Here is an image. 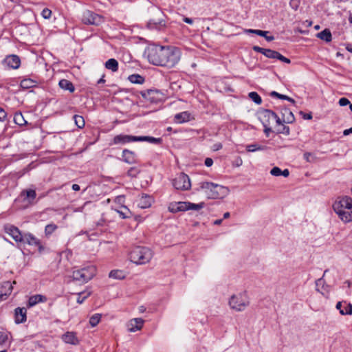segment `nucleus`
I'll return each instance as SVG.
<instances>
[{"mask_svg":"<svg viewBox=\"0 0 352 352\" xmlns=\"http://www.w3.org/2000/svg\"><path fill=\"white\" fill-rule=\"evenodd\" d=\"M144 54L150 63L169 68L175 67L181 58L180 50L173 46L150 45Z\"/></svg>","mask_w":352,"mask_h":352,"instance_id":"f257e3e1","label":"nucleus"},{"mask_svg":"<svg viewBox=\"0 0 352 352\" xmlns=\"http://www.w3.org/2000/svg\"><path fill=\"white\" fill-rule=\"evenodd\" d=\"M197 190L204 194L208 199H223L229 194L228 187L209 182L199 184Z\"/></svg>","mask_w":352,"mask_h":352,"instance_id":"f03ea898","label":"nucleus"},{"mask_svg":"<svg viewBox=\"0 0 352 352\" xmlns=\"http://www.w3.org/2000/svg\"><path fill=\"white\" fill-rule=\"evenodd\" d=\"M153 257L152 250L147 247L136 246L129 254L131 262L137 265H144L148 263Z\"/></svg>","mask_w":352,"mask_h":352,"instance_id":"7ed1b4c3","label":"nucleus"},{"mask_svg":"<svg viewBox=\"0 0 352 352\" xmlns=\"http://www.w3.org/2000/svg\"><path fill=\"white\" fill-rule=\"evenodd\" d=\"M96 274V268L94 265H89L80 270H74L72 273L74 280L80 284L86 283L90 280Z\"/></svg>","mask_w":352,"mask_h":352,"instance_id":"20e7f679","label":"nucleus"},{"mask_svg":"<svg viewBox=\"0 0 352 352\" xmlns=\"http://www.w3.org/2000/svg\"><path fill=\"white\" fill-rule=\"evenodd\" d=\"M250 305V299L246 293L232 295L229 300L230 308L236 311H243Z\"/></svg>","mask_w":352,"mask_h":352,"instance_id":"39448f33","label":"nucleus"},{"mask_svg":"<svg viewBox=\"0 0 352 352\" xmlns=\"http://www.w3.org/2000/svg\"><path fill=\"white\" fill-rule=\"evenodd\" d=\"M204 207V203L193 204L187 201H179L177 203H171L168 206V210L173 213L186 211L188 210H199Z\"/></svg>","mask_w":352,"mask_h":352,"instance_id":"423d86ee","label":"nucleus"},{"mask_svg":"<svg viewBox=\"0 0 352 352\" xmlns=\"http://www.w3.org/2000/svg\"><path fill=\"white\" fill-rule=\"evenodd\" d=\"M151 12L153 15V17L149 19L147 23L148 28L150 29L160 30L161 27H164L165 22L163 19L164 14L162 11L158 8L153 7L151 10Z\"/></svg>","mask_w":352,"mask_h":352,"instance_id":"0eeeda50","label":"nucleus"},{"mask_svg":"<svg viewBox=\"0 0 352 352\" xmlns=\"http://www.w3.org/2000/svg\"><path fill=\"white\" fill-rule=\"evenodd\" d=\"M173 185L177 190H187L190 188L189 177L183 173H179L173 181Z\"/></svg>","mask_w":352,"mask_h":352,"instance_id":"6e6552de","label":"nucleus"},{"mask_svg":"<svg viewBox=\"0 0 352 352\" xmlns=\"http://www.w3.org/2000/svg\"><path fill=\"white\" fill-rule=\"evenodd\" d=\"M263 125H270L272 122H276L278 124H280L282 121L280 118L272 111L265 109L260 113L259 117Z\"/></svg>","mask_w":352,"mask_h":352,"instance_id":"1a4fd4ad","label":"nucleus"},{"mask_svg":"<svg viewBox=\"0 0 352 352\" xmlns=\"http://www.w3.org/2000/svg\"><path fill=\"white\" fill-rule=\"evenodd\" d=\"M82 21L85 24L99 25L103 22V19L98 14L86 10L82 14Z\"/></svg>","mask_w":352,"mask_h":352,"instance_id":"9d476101","label":"nucleus"},{"mask_svg":"<svg viewBox=\"0 0 352 352\" xmlns=\"http://www.w3.org/2000/svg\"><path fill=\"white\" fill-rule=\"evenodd\" d=\"M2 64L9 69H16L20 67L21 59L17 55H8L2 61Z\"/></svg>","mask_w":352,"mask_h":352,"instance_id":"9b49d317","label":"nucleus"},{"mask_svg":"<svg viewBox=\"0 0 352 352\" xmlns=\"http://www.w3.org/2000/svg\"><path fill=\"white\" fill-rule=\"evenodd\" d=\"M333 210H346L352 209V199L349 197H344L339 201H336L333 205Z\"/></svg>","mask_w":352,"mask_h":352,"instance_id":"f8f14e48","label":"nucleus"},{"mask_svg":"<svg viewBox=\"0 0 352 352\" xmlns=\"http://www.w3.org/2000/svg\"><path fill=\"white\" fill-rule=\"evenodd\" d=\"M138 136L120 134L113 138V143L114 144H124L131 142H138Z\"/></svg>","mask_w":352,"mask_h":352,"instance_id":"ddd939ff","label":"nucleus"},{"mask_svg":"<svg viewBox=\"0 0 352 352\" xmlns=\"http://www.w3.org/2000/svg\"><path fill=\"white\" fill-rule=\"evenodd\" d=\"M5 231L12 236L15 242H22L23 241V238L18 228L12 225H8L5 226Z\"/></svg>","mask_w":352,"mask_h":352,"instance_id":"4468645a","label":"nucleus"},{"mask_svg":"<svg viewBox=\"0 0 352 352\" xmlns=\"http://www.w3.org/2000/svg\"><path fill=\"white\" fill-rule=\"evenodd\" d=\"M264 56L269 58L278 59L287 64L291 63L289 58L283 56L278 52L270 49H266Z\"/></svg>","mask_w":352,"mask_h":352,"instance_id":"2eb2a0df","label":"nucleus"},{"mask_svg":"<svg viewBox=\"0 0 352 352\" xmlns=\"http://www.w3.org/2000/svg\"><path fill=\"white\" fill-rule=\"evenodd\" d=\"M20 196L24 198V201H26L28 204H33L34 203V199L36 197V192L34 190L28 189L23 190L21 191Z\"/></svg>","mask_w":352,"mask_h":352,"instance_id":"dca6fc26","label":"nucleus"},{"mask_svg":"<svg viewBox=\"0 0 352 352\" xmlns=\"http://www.w3.org/2000/svg\"><path fill=\"white\" fill-rule=\"evenodd\" d=\"M144 324V320L142 318H133L131 320L128 324V330L130 332H135L140 330Z\"/></svg>","mask_w":352,"mask_h":352,"instance_id":"f3484780","label":"nucleus"},{"mask_svg":"<svg viewBox=\"0 0 352 352\" xmlns=\"http://www.w3.org/2000/svg\"><path fill=\"white\" fill-rule=\"evenodd\" d=\"M336 309L340 311L342 315L352 314V305L346 302H338L336 305Z\"/></svg>","mask_w":352,"mask_h":352,"instance_id":"a211bd4d","label":"nucleus"},{"mask_svg":"<svg viewBox=\"0 0 352 352\" xmlns=\"http://www.w3.org/2000/svg\"><path fill=\"white\" fill-rule=\"evenodd\" d=\"M27 310L25 307H17L15 309V322L17 324L23 323L26 321Z\"/></svg>","mask_w":352,"mask_h":352,"instance_id":"6ab92c4d","label":"nucleus"},{"mask_svg":"<svg viewBox=\"0 0 352 352\" xmlns=\"http://www.w3.org/2000/svg\"><path fill=\"white\" fill-rule=\"evenodd\" d=\"M1 287L5 289V291H1L0 301L6 300L11 294L13 289L12 283L10 281L3 283Z\"/></svg>","mask_w":352,"mask_h":352,"instance_id":"aec40b11","label":"nucleus"},{"mask_svg":"<svg viewBox=\"0 0 352 352\" xmlns=\"http://www.w3.org/2000/svg\"><path fill=\"white\" fill-rule=\"evenodd\" d=\"M316 290L323 296L328 294V286L325 285L324 280L323 278H320L316 280Z\"/></svg>","mask_w":352,"mask_h":352,"instance_id":"412c9836","label":"nucleus"},{"mask_svg":"<svg viewBox=\"0 0 352 352\" xmlns=\"http://www.w3.org/2000/svg\"><path fill=\"white\" fill-rule=\"evenodd\" d=\"M122 157L123 160L128 164H133L136 161L134 152L128 149L123 150Z\"/></svg>","mask_w":352,"mask_h":352,"instance_id":"4be33fe9","label":"nucleus"},{"mask_svg":"<svg viewBox=\"0 0 352 352\" xmlns=\"http://www.w3.org/2000/svg\"><path fill=\"white\" fill-rule=\"evenodd\" d=\"M47 298L41 294L34 295L30 297L28 300V306L33 307L38 302H46Z\"/></svg>","mask_w":352,"mask_h":352,"instance_id":"5701e85b","label":"nucleus"},{"mask_svg":"<svg viewBox=\"0 0 352 352\" xmlns=\"http://www.w3.org/2000/svg\"><path fill=\"white\" fill-rule=\"evenodd\" d=\"M248 33H252L255 34L256 35L265 37V38L267 41H272L274 39V37L273 36H267V34L268 33L267 31H263L260 30H252V29H248L245 30Z\"/></svg>","mask_w":352,"mask_h":352,"instance_id":"b1692460","label":"nucleus"},{"mask_svg":"<svg viewBox=\"0 0 352 352\" xmlns=\"http://www.w3.org/2000/svg\"><path fill=\"white\" fill-rule=\"evenodd\" d=\"M152 198L148 195H142L138 200V206L141 208H146L151 206Z\"/></svg>","mask_w":352,"mask_h":352,"instance_id":"393cba45","label":"nucleus"},{"mask_svg":"<svg viewBox=\"0 0 352 352\" xmlns=\"http://www.w3.org/2000/svg\"><path fill=\"white\" fill-rule=\"evenodd\" d=\"M160 93L157 90H147L145 92H143L142 94V96L145 99L149 100L151 102H155L157 101V99L155 98L156 95H158Z\"/></svg>","mask_w":352,"mask_h":352,"instance_id":"a878e982","label":"nucleus"},{"mask_svg":"<svg viewBox=\"0 0 352 352\" xmlns=\"http://www.w3.org/2000/svg\"><path fill=\"white\" fill-rule=\"evenodd\" d=\"M63 340L65 342L72 344H77L78 341L73 332H67L63 336Z\"/></svg>","mask_w":352,"mask_h":352,"instance_id":"bb28decb","label":"nucleus"},{"mask_svg":"<svg viewBox=\"0 0 352 352\" xmlns=\"http://www.w3.org/2000/svg\"><path fill=\"white\" fill-rule=\"evenodd\" d=\"M60 87L64 90H68L69 92L72 93L74 91L75 88L72 82L67 79H62L59 81L58 83Z\"/></svg>","mask_w":352,"mask_h":352,"instance_id":"cd10ccee","label":"nucleus"},{"mask_svg":"<svg viewBox=\"0 0 352 352\" xmlns=\"http://www.w3.org/2000/svg\"><path fill=\"white\" fill-rule=\"evenodd\" d=\"M282 116L283 122L292 123L295 120L292 112L287 109H285L283 111H282Z\"/></svg>","mask_w":352,"mask_h":352,"instance_id":"c85d7f7f","label":"nucleus"},{"mask_svg":"<svg viewBox=\"0 0 352 352\" xmlns=\"http://www.w3.org/2000/svg\"><path fill=\"white\" fill-rule=\"evenodd\" d=\"M316 36L326 42H330L332 38L331 33L329 29H324L322 32L317 33Z\"/></svg>","mask_w":352,"mask_h":352,"instance_id":"c756f323","label":"nucleus"},{"mask_svg":"<svg viewBox=\"0 0 352 352\" xmlns=\"http://www.w3.org/2000/svg\"><path fill=\"white\" fill-rule=\"evenodd\" d=\"M268 147L265 145H261L259 144H252L246 146V151L248 152H255L258 151H265Z\"/></svg>","mask_w":352,"mask_h":352,"instance_id":"7c9ffc66","label":"nucleus"},{"mask_svg":"<svg viewBox=\"0 0 352 352\" xmlns=\"http://www.w3.org/2000/svg\"><path fill=\"white\" fill-rule=\"evenodd\" d=\"M189 119L190 113L187 111H184L175 116V120L177 123H183L187 122L189 120Z\"/></svg>","mask_w":352,"mask_h":352,"instance_id":"2f4dec72","label":"nucleus"},{"mask_svg":"<svg viewBox=\"0 0 352 352\" xmlns=\"http://www.w3.org/2000/svg\"><path fill=\"white\" fill-rule=\"evenodd\" d=\"M138 142H148L151 144H158L162 142V139L151 136H138Z\"/></svg>","mask_w":352,"mask_h":352,"instance_id":"473e14b6","label":"nucleus"},{"mask_svg":"<svg viewBox=\"0 0 352 352\" xmlns=\"http://www.w3.org/2000/svg\"><path fill=\"white\" fill-rule=\"evenodd\" d=\"M105 67L112 72H117L118 69V62L114 58H110L105 63Z\"/></svg>","mask_w":352,"mask_h":352,"instance_id":"72a5a7b5","label":"nucleus"},{"mask_svg":"<svg viewBox=\"0 0 352 352\" xmlns=\"http://www.w3.org/2000/svg\"><path fill=\"white\" fill-rule=\"evenodd\" d=\"M109 276L115 279L122 280L125 278V274L122 270H113L109 272Z\"/></svg>","mask_w":352,"mask_h":352,"instance_id":"f704fd0d","label":"nucleus"},{"mask_svg":"<svg viewBox=\"0 0 352 352\" xmlns=\"http://www.w3.org/2000/svg\"><path fill=\"white\" fill-rule=\"evenodd\" d=\"M128 79L131 82L134 84H142L144 82V77L139 74L130 75Z\"/></svg>","mask_w":352,"mask_h":352,"instance_id":"c9c22d12","label":"nucleus"},{"mask_svg":"<svg viewBox=\"0 0 352 352\" xmlns=\"http://www.w3.org/2000/svg\"><path fill=\"white\" fill-rule=\"evenodd\" d=\"M121 208H122L121 210H116V212L118 213H119L120 216L122 219L129 218L131 217V212L129 211V210L128 209V208L125 206H122Z\"/></svg>","mask_w":352,"mask_h":352,"instance_id":"e433bc0d","label":"nucleus"},{"mask_svg":"<svg viewBox=\"0 0 352 352\" xmlns=\"http://www.w3.org/2000/svg\"><path fill=\"white\" fill-rule=\"evenodd\" d=\"M14 122L19 126H23L26 123V121L25 120L22 113L20 112L16 113L14 114Z\"/></svg>","mask_w":352,"mask_h":352,"instance_id":"4c0bfd02","label":"nucleus"},{"mask_svg":"<svg viewBox=\"0 0 352 352\" xmlns=\"http://www.w3.org/2000/svg\"><path fill=\"white\" fill-rule=\"evenodd\" d=\"M101 319V314H95L89 319V324L92 327H96Z\"/></svg>","mask_w":352,"mask_h":352,"instance_id":"58836bf2","label":"nucleus"},{"mask_svg":"<svg viewBox=\"0 0 352 352\" xmlns=\"http://www.w3.org/2000/svg\"><path fill=\"white\" fill-rule=\"evenodd\" d=\"M74 120L76 125L79 128L82 129L85 126V120L82 116L79 115L74 116Z\"/></svg>","mask_w":352,"mask_h":352,"instance_id":"ea45409f","label":"nucleus"},{"mask_svg":"<svg viewBox=\"0 0 352 352\" xmlns=\"http://www.w3.org/2000/svg\"><path fill=\"white\" fill-rule=\"evenodd\" d=\"M249 97L250 98H251L252 101H254L257 104H260L262 102V99L261 96L256 92H250L249 94Z\"/></svg>","mask_w":352,"mask_h":352,"instance_id":"a19ab883","label":"nucleus"},{"mask_svg":"<svg viewBox=\"0 0 352 352\" xmlns=\"http://www.w3.org/2000/svg\"><path fill=\"white\" fill-rule=\"evenodd\" d=\"M270 95L272 96H275V97H277L280 99H283V100H287L291 102H294V99H292V98H289V96H286V95H283V94H278V92L276 91H272L271 92Z\"/></svg>","mask_w":352,"mask_h":352,"instance_id":"79ce46f5","label":"nucleus"},{"mask_svg":"<svg viewBox=\"0 0 352 352\" xmlns=\"http://www.w3.org/2000/svg\"><path fill=\"white\" fill-rule=\"evenodd\" d=\"M57 229V226L54 223L48 224L45 226V234L50 235Z\"/></svg>","mask_w":352,"mask_h":352,"instance_id":"37998d69","label":"nucleus"},{"mask_svg":"<svg viewBox=\"0 0 352 352\" xmlns=\"http://www.w3.org/2000/svg\"><path fill=\"white\" fill-rule=\"evenodd\" d=\"M34 82L30 79H24L21 82V87L28 89L34 86Z\"/></svg>","mask_w":352,"mask_h":352,"instance_id":"c03bdc74","label":"nucleus"},{"mask_svg":"<svg viewBox=\"0 0 352 352\" xmlns=\"http://www.w3.org/2000/svg\"><path fill=\"white\" fill-rule=\"evenodd\" d=\"M90 295V293H87L85 294V292L79 293L78 296L77 298V302L81 304L84 302V300Z\"/></svg>","mask_w":352,"mask_h":352,"instance_id":"a18cd8bd","label":"nucleus"},{"mask_svg":"<svg viewBox=\"0 0 352 352\" xmlns=\"http://www.w3.org/2000/svg\"><path fill=\"white\" fill-rule=\"evenodd\" d=\"M139 170L135 167H131L127 172V175L130 177H135L139 173Z\"/></svg>","mask_w":352,"mask_h":352,"instance_id":"49530a36","label":"nucleus"},{"mask_svg":"<svg viewBox=\"0 0 352 352\" xmlns=\"http://www.w3.org/2000/svg\"><path fill=\"white\" fill-rule=\"evenodd\" d=\"M270 174L273 176L278 177L281 175V169L277 166L272 168Z\"/></svg>","mask_w":352,"mask_h":352,"instance_id":"de8ad7c7","label":"nucleus"},{"mask_svg":"<svg viewBox=\"0 0 352 352\" xmlns=\"http://www.w3.org/2000/svg\"><path fill=\"white\" fill-rule=\"evenodd\" d=\"M41 15L44 19H50L52 15V11L48 8H44L41 12Z\"/></svg>","mask_w":352,"mask_h":352,"instance_id":"09e8293b","label":"nucleus"},{"mask_svg":"<svg viewBox=\"0 0 352 352\" xmlns=\"http://www.w3.org/2000/svg\"><path fill=\"white\" fill-rule=\"evenodd\" d=\"M7 118V113L5 110L0 107V121L3 122Z\"/></svg>","mask_w":352,"mask_h":352,"instance_id":"8fccbe9b","label":"nucleus"},{"mask_svg":"<svg viewBox=\"0 0 352 352\" xmlns=\"http://www.w3.org/2000/svg\"><path fill=\"white\" fill-rule=\"evenodd\" d=\"M350 104V101L346 98H341L339 100V104L341 107L346 106L347 104Z\"/></svg>","mask_w":352,"mask_h":352,"instance_id":"3c124183","label":"nucleus"},{"mask_svg":"<svg viewBox=\"0 0 352 352\" xmlns=\"http://www.w3.org/2000/svg\"><path fill=\"white\" fill-rule=\"evenodd\" d=\"M8 339V336L2 331H0V344H3Z\"/></svg>","mask_w":352,"mask_h":352,"instance_id":"603ef678","label":"nucleus"},{"mask_svg":"<svg viewBox=\"0 0 352 352\" xmlns=\"http://www.w3.org/2000/svg\"><path fill=\"white\" fill-rule=\"evenodd\" d=\"M252 49H253V50H254V52H256L261 53V54H263V55L265 54V50H266V49H265V48H263V47H259V46H256V45L254 46V47H252Z\"/></svg>","mask_w":352,"mask_h":352,"instance_id":"864d4df0","label":"nucleus"},{"mask_svg":"<svg viewBox=\"0 0 352 352\" xmlns=\"http://www.w3.org/2000/svg\"><path fill=\"white\" fill-rule=\"evenodd\" d=\"M23 240L25 239L28 242H30L31 241H34V236L31 234H26L23 236Z\"/></svg>","mask_w":352,"mask_h":352,"instance_id":"5fc2aeb1","label":"nucleus"},{"mask_svg":"<svg viewBox=\"0 0 352 352\" xmlns=\"http://www.w3.org/2000/svg\"><path fill=\"white\" fill-rule=\"evenodd\" d=\"M270 125H263L264 126V133H265L267 137H269L270 133L272 131V129L270 126Z\"/></svg>","mask_w":352,"mask_h":352,"instance_id":"6e6d98bb","label":"nucleus"},{"mask_svg":"<svg viewBox=\"0 0 352 352\" xmlns=\"http://www.w3.org/2000/svg\"><path fill=\"white\" fill-rule=\"evenodd\" d=\"M213 164V160L212 158H210V157H207L206 160H205V165L208 167H210Z\"/></svg>","mask_w":352,"mask_h":352,"instance_id":"4d7b16f0","label":"nucleus"},{"mask_svg":"<svg viewBox=\"0 0 352 352\" xmlns=\"http://www.w3.org/2000/svg\"><path fill=\"white\" fill-rule=\"evenodd\" d=\"M222 148V144L221 143H216L212 146V150L214 151H219Z\"/></svg>","mask_w":352,"mask_h":352,"instance_id":"13d9d810","label":"nucleus"},{"mask_svg":"<svg viewBox=\"0 0 352 352\" xmlns=\"http://www.w3.org/2000/svg\"><path fill=\"white\" fill-rule=\"evenodd\" d=\"M281 175L285 177H287L289 175V171L288 169H285L283 170H281Z\"/></svg>","mask_w":352,"mask_h":352,"instance_id":"bf43d9fd","label":"nucleus"},{"mask_svg":"<svg viewBox=\"0 0 352 352\" xmlns=\"http://www.w3.org/2000/svg\"><path fill=\"white\" fill-rule=\"evenodd\" d=\"M351 133H352V127H351L350 129H345L343 131V135H349Z\"/></svg>","mask_w":352,"mask_h":352,"instance_id":"052dcab7","label":"nucleus"},{"mask_svg":"<svg viewBox=\"0 0 352 352\" xmlns=\"http://www.w3.org/2000/svg\"><path fill=\"white\" fill-rule=\"evenodd\" d=\"M183 20L185 23L188 24H192L193 23L192 19L188 17H184Z\"/></svg>","mask_w":352,"mask_h":352,"instance_id":"680f3d73","label":"nucleus"},{"mask_svg":"<svg viewBox=\"0 0 352 352\" xmlns=\"http://www.w3.org/2000/svg\"><path fill=\"white\" fill-rule=\"evenodd\" d=\"M72 189L75 191H78L80 190V186L78 184H73L72 186Z\"/></svg>","mask_w":352,"mask_h":352,"instance_id":"e2e57ef3","label":"nucleus"},{"mask_svg":"<svg viewBox=\"0 0 352 352\" xmlns=\"http://www.w3.org/2000/svg\"><path fill=\"white\" fill-rule=\"evenodd\" d=\"M222 219H217L214 221V225L219 226L222 223Z\"/></svg>","mask_w":352,"mask_h":352,"instance_id":"0e129e2a","label":"nucleus"},{"mask_svg":"<svg viewBox=\"0 0 352 352\" xmlns=\"http://www.w3.org/2000/svg\"><path fill=\"white\" fill-rule=\"evenodd\" d=\"M230 212H225V213L223 214V219H228V218H229V217H230Z\"/></svg>","mask_w":352,"mask_h":352,"instance_id":"69168bd1","label":"nucleus"},{"mask_svg":"<svg viewBox=\"0 0 352 352\" xmlns=\"http://www.w3.org/2000/svg\"><path fill=\"white\" fill-rule=\"evenodd\" d=\"M103 77H102L100 79H99L97 82L98 84H101V83H104L105 82V80L103 78Z\"/></svg>","mask_w":352,"mask_h":352,"instance_id":"338daca9","label":"nucleus"},{"mask_svg":"<svg viewBox=\"0 0 352 352\" xmlns=\"http://www.w3.org/2000/svg\"><path fill=\"white\" fill-rule=\"evenodd\" d=\"M300 113L303 115L304 119H305V120L308 119V113H304L302 112H300Z\"/></svg>","mask_w":352,"mask_h":352,"instance_id":"774afa93","label":"nucleus"}]
</instances>
